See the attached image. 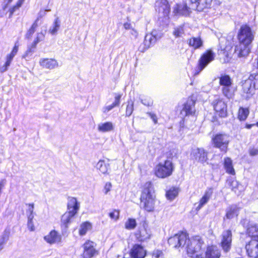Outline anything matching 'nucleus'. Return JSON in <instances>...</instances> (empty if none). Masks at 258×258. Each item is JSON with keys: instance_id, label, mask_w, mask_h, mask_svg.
<instances>
[{"instance_id": "nucleus-39", "label": "nucleus", "mask_w": 258, "mask_h": 258, "mask_svg": "<svg viewBox=\"0 0 258 258\" xmlns=\"http://www.w3.org/2000/svg\"><path fill=\"white\" fill-rule=\"evenodd\" d=\"M137 223L135 219L128 218L125 222V228L127 230H133L137 226Z\"/></svg>"}, {"instance_id": "nucleus-34", "label": "nucleus", "mask_w": 258, "mask_h": 258, "mask_svg": "<svg viewBox=\"0 0 258 258\" xmlns=\"http://www.w3.org/2000/svg\"><path fill=\"white\" fill-rule=\"evenodd\" d=\"M219 84L223 87L233 85L232 80L229 76L222 75L219 78Z\"/></svg>"}, {"instance_id": "nucleus-20", "label": "nucleus", "mask_w": 258, "mask_h": 258, "mask_svg": "<svg viewBox=\"0 0 258 258\" xmlns=\"http://www.w3.org/2000/svg\"><path fill=\"white\" fill-rule=\"evenodd\" d=\"M80 207V204L76 198L70 197L68 201V212L76 215Z\"/></svg>"}, {"instance_id": "nucleus-57", "label": "nucleus", "mask_w": 258, "mask_h": 258, "mask_svg": "<svg viewBox=\"0 0 258 258\" xmlns=\"http://www.w3.org/2000/svg\"><path fill=\"white\" fill-rule=\"evenodd\" d=\"M147 114L152 118V119L154 121V123L156 124L157 123L158 119H157V116L155 114L151 113V112L148 113Z\"/></svg>"}, {"instance_id": "nucleus-40", "label": "nucleus", "mask_w": 258, "mask_h": 258, "mask_svg": "<svg viewBox=\"0 0 258 258\" xmlns=\"http://www.w3.org/2000/svg\"><path fill=\"white\" fill-rule=\"evenodd\" d=\"M60 27V21L58 18L55 19L54 21L52 24V26L50 28L49 32L51 34H55Z\"/></svg>"}, {"instance_id": "nucleus-22", "label": "nucleus", "mask_w": 258, "mask_h": 258, "mask_svg": "<svg viewBox=\"0 0 258 258\" xmlns=\"http://www.w3.org/2000/svg\"><path fill=\"white\" fill-rule=\"evenodd\" d=\"M194 106L195 102L191 99H188L181 111L180 113L182 116H185L194 113L195 111Z\"/></svg>"}, {"instance_id": "nucleus-35", "label": "nucleus", "mask_w": 258, "mask_h": 258, "mask_svg": "<svg viewBox=\"0 0 258 258\" xmlns=\"http://www.w3.org/2000/svg\"><path fill=\"white\" fill-rule=\"evenodd\" d=\"M92 228V225L89 222H85L80 225L79 230V234L81 236L86 234L87 231L90 230Z\"/></svg>"}, {"instance_id": "nucleus-52", "label": "nucleus", "mask_w": 258, "mask_h": 258, "mask_svg": "<svg viewBox=\"0 0 258 258\" xmlns=\"http://www.w3.org/2000/svg\"><path fill=\"white\" fill-rule=\"evenodd\" d=\"M142 103L146 106H150L153 104V101L150 98H146L141 100Z\"/></svg>"}, {"instance_id": "nucleus-41", "label": "nucleus", "mask_w": 258, "mask_h": 258, "mask_svg": "<svg viewBox=\"0 0 258 258\" xmlns=\"http://www.w3.org/2000/svg\"><path fill=\"white\" fill-rule=\"evenodd\" d=\"M249 114V110L247 108L241 107L238 111V117L240 120H244L247 117Z\"/></svg>"}, {"instance_id": "nucleus-54", "label": "nucleus", "mask_w": 258, "mask_h": 258, "mask_svg": "<svg viewBox=\"0 0 258 258\" xmlns=\"http://www.w3.org/2000/svg\"><path fill=\"white\" fill-rule=\"evenodd\" d=\"M112 187L111 183L110 182H107L104 186V191L105 194H107L109 191H110Z\"/></svg>"}, {"instance_id": "nucleus-64", "label": "nucleus", "mask_w": 258, "mask_h": 258, "mask_svg": "<svg viewBox=\"0 0 258 258\" xmlns=\"http://www.w3.org/2000/svg\"><path fill=\"white\" fill-rule=\"evenodd\" d=\"M255 125H256L257 126H258V122Z\"/></svg>"}, {"instance_id": "nucleus-26", "label": "nucleus", "mask_w": 258, "mask_h": 258, "mask_svg": "<svg viewBox=\"0 0 258 258\" xmlns=\"http://www.w3.org/2000/svg\"><path fill=\"white\" fill-rule=\"evenodd\" d=\"M189 45L194 49H199L203 45V41L200 37H193L188 40Z\"/></svg>"}, {"instance_id": "nucleus-27", "label": "nucleus", "mask_w": 258, "mask_h": 258, "mask_svg": "<svg viewBox=\"0 0 258 258\" xmlns=\"http://www.w3.org/2000/svg\"><path fill=\"white\" fill-rule=\"evenodd\" d=\"M236 88L233 85L222 87V91L223 95L228 98H231L234 95Z\"/></svg>"}, {"instance_id": "nucleus-51", "label": "nucleus", "mask_w": 258, "mask_h": 258, "mask_svg": "<svg viewBox=\"0 0 258 258\" xmlns=\"http://www.w3.org/2000/svg\"><path fill=\"white\" fill-rule=\"evenodd\" d=\"M163 255V252L159 249H155L152 252L153 258H162Z\"/></svg>"}, {"instance_id": "nucleus-30", "label": "nucleus", "mask_w": 258, "mask_h": 258, "mask_svg": "<svg viewBox=\"0 0 258 258\" xmlns=\"http://www.w3.org/2000/svg\"><path fill=\"white\" fill-rule=\"evenodd\" d=\"M121 97V95L117 94L115 97V101L111 105H108L103 107L102 111L104 113H106L109 112L110 110L112 109L115 106H118L120 104V100Z\"/></svg>"}, {"instance_id": "nucleus-38", "label": "nucleus", "mask_w": 258, "mask_h": 258, "mask_svg": "<svg viewBox=\"0 0 258 258\" xmlns=\"http://www.w3.org/2000/svg\"><path fill=\"white\" fill-rule=\"evenodd\" d=\"M247 232L252 237L258 238V225H251L248 228Z\"/></svg>"}, {"instance_id": "nucleus-58", "label": "nucleus", "mask_w": 258, "mask_h": 258, "mask_svg": "<svg viewBox=\"0 0 258 258\" xmlns=\"http://www.w3.org/2000/svg\"><path fill=\"white\" fill-rule=\"evenodd\" d=\"M123 27L125 29V30H130L133 28V27L132 26V25L129 23H125L124 24H123Z\"/></svg>"}, {"instance_id": "nucleus-53", "label": "nucleus", "mask_w": 258, "mask_h": 258, "mask_svg": "<svg viewBox=\"0 0 258 258\" xmlns=\"http://www.w3.org/2000/svg\"><path fill=\"white\" fill-rule=\"evenodd\" d=\"M183 33L182 28H177L175 29L174 34L176 37H179Z\"/></svg>"}, {"instance_id": "nucleus-5", "label": "nucleus", "mask_w": 258, "mask_h": 258, "mask_svg": "<svg viewBox=\"0 0 258 258\" xmlns=\"http://www.w3.org/2000/svg\"><path fill=\"white\" fill-rule=\"evenodd\" d=\"M212 142L215 147L219 149L221 152H227L230 142L228 135L224 134H217L213 137Z\"/></svg>"}, {"instance_id": "nucleus-55", "label": "nucleus", "mask_w": 258, "mask_h": 258, "mask_svg": "<svg viewBox=\"0 0 258 258\" xmlns=\"http://www.w3.org/2000/svg\"><path fill=\"white\" fill-rule=\"evenodd\" d=\"M130 33L134 38H136L138 35L137 31L136 29H135L133 27L130 30Z\"/></svg>"}, {"instance_id": "nucleus-43", "label": "nucleus", "mask_w": 258, "mask_h": 258, "mask_svg": "<svg viewBox=\"0 0 258 258\" xmlns=\"http://www.w3.org/2000/svg\"><path fill=\"white\" fill-rule=\"evenodd\" d=\"M39 20V18H37V19L35 21L34 23L31 26V28L28 31L26 34V37L27 38H30L32 36V35L35 32L36 28L38 27V21Z\"/></svg>"}, {"instance_id": "nucleus-36", "label": "nucleus", "mask_w": 258, "mask_h": 258, "mask_svg": "<svg viewBox=\"0 0 258 258\" xmlns=\"http://www.w3.org/2000/svg\"><path fill=\"white\" fill-rule=\"evenodd\" d=\"M231 187L232 190L237 195H239L243 190V186L236 180H232L231 181Z\"/></svg>"}, {"instance_id": "nucleus-25", "label": "nucleus", "mask_w": 258, "mask_h": 258, "mask_svg": "<svg viewBox=\"0 0 258 258\" xmlns=\"http://www.w3.org/2000/svg\"><path fill=\"white\" fill-rule=\"evenodd\" d=\"M96 167L103 174H108L109 169V164L104 160H100L97 163Z\"/></svg>"}, {"instance_id": "nucleus-24", "label": "nucleus", "mask_w": 258, "mask_h": 258, "mask_svg": "<svg viewBox=\"0 0 258 258\" xmlns=\"http://www.w3.org/2000/svg\"><path fill=\"white\" fill-rule=\"evenodd\" d=\"M114 129L113 124L110 121L100 123L98 125L97 130L102 133L109 132Z\"/></svg>"}, {"instance_id": "nucleus-61", "label": "nucleus", "mask_w": 258, "mask_h": 258, "mask_svg": "<svg viewBox=\"0 0 258 258\" xmlns=\"http://www.w3.org/2000/svg\"><path fill=\"white\" fill-rule=\"evenodd\" d=\"M254 125H255V124H246V127L247 128L249 129V128H250L252 126H254Z\"/></svg>"}, {"instance_id": "nucleus-2", "label": "nucleus", "mask_w": 258, "mask_h": 258, "mask_svg": "<svg viewBox=\"0 0 258 258\" xmlns=\"http://www.w3.org/2000/svg\"><path fill=\"white\" fill-rule=\"evenodd\" d=\"M238 38L240 44L236 47L235 52L239 57H244L249 53L248 46L254 38L251 28L247 25H242L238 34Z\"/></svg>"}, {"instance_id": "nucleus-31", "label": "nucleus", "mask_w": 258, "mask_h": 258, "mask_svg": "<svg viewBox=\"0 0 258 258\" xmlns=\"http://www.w3.org/2000/svg\"><path fill=\"white\" fill-rule=\"evenodd\" d=\"M224 168L226 172L230 174L234 175L235 172L232 165V161L230 158L227 157L224 159Z\"/></svg>"}, {"instance_id": "nucleus-11", "label": "nucleus", "mask_w": 258, "mask_h": 258, "mask_svg": "<svg viewBox=\"0 0 258 258\" xmlns=\"http://www.w3.org/2000/svg\"><path fill=\"white\" fill-rule=\"evenodd\" d=\"M84 251L83 256L84 258H91L97 253L95 248L94 243L91 241H86L83 245Z\"/></svg>"}, {"instance_id": "nucleus-62", "label": "nucleus", "mask_w": 258, "mask_h": 258, "mask_svg": "<svg viewBox=\"0 0 258 258\" xmlns=\"http://www.w3.org/2000/svg\"><path fill=\"white\" fill-rule=\"evenodd\" d=\"M13 0H8V3H10Z\"/></svg>"}, {"instance_id": "nucleus-14", "label": "nucleus", "mask_w": 258, "mask_h": 258, "mask_svg": "<svg viewBox=\"0 0 258 258\" xmlns=\"http://www.w3.org/2000/svg\"><path fill=\"white\" fill-rule=\"evenodd\" d=\"M191 154L194 157L195 159L201 163L204 164L208 160L207 153L202 148L193 149Z\"/></svg>"}, {"instance_id": "nucleus-49", "label": "nucleus", "mask_w": 258, "mask_h": 258, "mask_svg": "<svg viewBox=\"0 0 258 258\" xmlns=\"http://www.w3.org/2000/svg\"><path fill=\"white\" fill-rule=\"evenodd\" d=\"M33 218L32 216L28 218L27 227L30 231H34L35 229L33 223Z\"/></svg>"}, {"instance_id": "nucleus-33", "label": "nucleus", "mask_w": 258, "mask_h": 258, "mask_svg": "<svg viewBox=\"0 0 258 258\" xmlns=\"http://www.w3.org/2000/svg\"><path fill=\"white\" fill-rule=\"evenodd\" d=\"M152 32L150 34H148L146 35L144 40L145 45L148 47H149L151 45L154 44L156 41L157 38L155 35Z\"/></svg>"}, {"instance_id": "nucleus-63", "label": "nucleus", "mask_w": 258, "mask_h": 258, "mask_svg": "<svg viewBox=\"0 0 258 258\" xmlns=\"http://www.w3.org/2000/svg\"><path fill=\"white\" fill-rule=\"evenodd\" d=\"M30 52V50H29V51H27L26 52V54H28V52Z\"/></svg>"}, {"instance_id": "nucleus-44", "label": "nucleus", "mask_w": 258, "mask_h": 258, "mask_svg": "<svg viewBox=\"0 0 258 258\" xmlns=\"http://www.w3.org/2000/svg\"><path fill=\"white\" fill-rule=\"evenodd\" d=\"M120 211L118 210L114 209L111 211L109 214L110 218L114 221H117L119 218Z\"/></svg>"}, {"instance_id": "nucleus-59", "label": "nucleus", "mask_w": 258, "mask_h": 258, "mask_svg": "<svg viewBox=\"0 0 258 258\" xmlns=\"http://www.w3.org/2000/svg\"><path fill=\"white\" fill-rule=\"evenodd\" d=\"M6 183V179H2L0 180V194L1 193V190L2 188L4 187Z\"/></svg>"}, {"instance_id": "nucleus-9", "label": "nucleus", "mask_w": 258, "mask_h": 258, "mask_svg": "<svg viewBox=\"0 0 258 258\" xmlns=\"http://www.w3.org/2000/svg\"><path fill=\"white\" fill-rule=\"evenodd\" d=\"M43 238L46 243L50 245L60 244L62 242L61 235L55 230L50 231Z\"/></svg>"}, {"instance_id": "nucleus-56", "label": "nucleus", "mask_w": 258, "mask_h": 258, "mask_svg": "<svg viewBox=\"0 0 258 258\" xmlns=\"http://www.w3.org/2000/svg\"><path fill=\"white\" fill-rule=\"evenodd\" d=\"M249 154L251 156L258 155V148H252L250 149Z\"/></svg>"}, {"instance_id": "nucleus-48", "label": "nucleus", "mask_w": 258, "mask_h": 258, "mask_svg": "<svg viewBox=\"0 0 258 258\" xmlns=\"http://www.w3.org/2000/svg\"><path fill=\"white\" fill-rule=\"evenodd\" d=\"M27 206H28V209L26 211L27 218H28L29 217H30V216H32L33 218H34V204H27Z\"/></svg>"}, {"instance_id": "nucleus-12", "label": "nucleus", "mask_w": 258, "mask_h": 258, "mask_svg": "<svg viewBox=\"0 0 258 258\" xmlns=\"http://www.w3.org/2000/svg\"><path fill=\"white\" fill-rule=\"evenodd\" d=\"M130 255L133 258H144L146 255V250L142 245L136 244L131 248Z\"/></svg>"}, {"instance_id": "nucleus-1", "label": "nucleus", "mask_w": 258, "mask_h": 258, "mask_svg": "<svg viewBox=\"0 0 258 258\" xmlns=\"http://www.w3.org/2000/svg\"><path fill=\"white\" fill-rule=\"evenodd\" d=\"M169 244L174 248L179 247L186 245L187 255L191 258H200L202 257V247L204 242L200 236H195L191 239H188L185 233L181 232L170 237L168 240Z\"/></svg>"}, {"instance_id": "nucleus-23", "label": "nucleus", "mask_w": 258, "mask_h": 258, "mask_svg": "<svg viewBox=\"0 0 258 258\" xmlns=\"http://www.w3.org/2000/svg\"><path fill=\"white\" fill-rule=\"evenodd\" d=\"M192 3L197 4L198 11H202L211 6L213 0H190Z\"/></svg>"}, {"instance_id": "nucleus-42", "label": "nucleus", "mask_w": 258, "mask_h": 258, "mask_svg": "<svg viewBox=\"0 0 258 258\" xmlns=\"http://www.w3.org/2000/svg\"><path fill=\"white\" fill-rule=\"evenodd\" d=\"M10 232L7 231H5L3 233L1 238L0 239V251L4 248V245L8 240L9 238Z\"/></svg>"}, {"instance_id": "nucleus-19", "label": "nucleus", "mask_w": 258, "mask_h": 258, "mask_svg": "<svg viewBox=\"0 0 258 258\" xmlns=\"http://www.w3.org/2000/svg\"><path fill=\"white\" fill-rule=\"evenodd\" d=\"M220 250L216 245H211L207 247L205 253L204 258H220Z\"/></svg>"}, {"instance_id": "nucleus-28", "label": "nucleus", "mask_w": 258, "mask_h": 258, "mask_svg": "<svg viewBox=\"0 0 258 258\" xmlns=\"http://www.w3.org/2000/svg\"><path fill=\"white\" fill-rule=\"evenodd\" d=\"M238 208L236 206H232L226 210V217L228 219H231L236 217L238 214Z\"/></svg>"}, {"instance_id": "nucleus-7", "label": "nucleus", "mask_w": 258, "mask_h": 258, "mask_svg": "<svg viewBox=\"0 0 258 258\" xmlns=\"http://www.w3.org/2000/svg\"><path fill=\"white\" fill-rule=\"evenodd\" d=\"M232 232L231 230L224 231L221 234V246L225 252H228L231 246Z\"/></svg>"}, {"instance_id": "nucleus-4", "label": "nucleus", "mask_w": 258, "mask_h": 258, "mask_svg": "<svg viewBox=\"0 0 258 258\" xmlns=\"http://www.w3.org/2000/svg\"><path fill=\"white\" fill-rule=\"evenodd\" d=\"M174 167L170 160H166L159 163L154 169L155 175L160 178H165L170 176L174 171Z\"/></svg>"}, {"instance_id": "nucleus-16", "label": "nucleus", "mask_w": 258, "mask_h": 258, "mask_svg": "<svg viewBox=\"0 0 258 258\" xmlns=\"http://www.w3.org/2000/svg\"><path fill=\"white\" fill-rule=\"evenodd\" d=\"M151 236V232L149 226L146 223H144L139 233H137V238L139 241H143L149 239Z\"/></svg>"}, {"instance_id": "nucleus-17", "label": "nucleus", "mask_w": 258, "mask_h": 258, "mask_svg": "<svg viewBox=\"0 0 258 258\" xmlns=\"http://www.w3.org/2000/svg\"><path fill=\"white\" fill-rule=\"evenodd\" d=\"M213 194L212 188H208L205 191L203 196L199 201L198 206L196 207L197 211L200 210L204 205H205L210 199L211 198Z\"/></svg>"}, {"instance_id": "nucleus-47", "label": "nucleus", "mask_w": 258, "mask_h": 258, "mask_svg": "<svg viewBox=\"0 0 258 258\" xmlns=\"http://www.w3.org/2000/svg\"><path fill=\"white\" fill-rule=\"evenodd\" d=\"M45 35V32H41L37 33V36L34 41V47H35L38 42L42 41L44 39Z\"/></svg>"}, {"instance_id": "nucleus-50", "label": "nucleus", "mask_w": 258, "mask_h": 258, "mask_svg": "<svg viewBox=\"0 0 258 258\" xmlns=\"http://www.w3.org/2000/svg\"><path fill=\"white\" fill-rule=\"evenodd\" d=\"M24 2V0H18V2H17L16 5L15 6H14L13 8L10 9V16H11L13 14L14 12L17 9H19L21 6V5H22V4Z\"/></svg>"}, {"instance_id": "nucleus-10", "label": "nucleus", "mask_w": 258, "mask_h": 258, "mask_svg": "<svg viewBox=\"0 0 258 258\" xmlns=\"http://www.w3.org/2000/svg\"><path fill=\"white\" fill-rule=\"evenodd\" d=\"M248 256L251 258H258V240H251L245 245Z\"/></svg>"}, {"instance_id": "nucleus-6", "label": "nucleus", "mask_w": 258, "mask_h": 258, "mask_svg": "<svg viewBox=\"0 0 258 258\" xmlns=\"http://www.w3.org/2000/svg\"><path fill=\"white\" fill-rule=\"evenodd\" d=\"M215 54L212 50H208L204 53L199 60L197 74L201 72L210 62L214 59Z\"/></svg>"}, {"instance_id": "nucleus-32", "label": "nucleus", "mask_w": 258, "mask_h": 258, "mask_svg": "<svg viewBox=\"0 0 258 258\" xmlns=\"http://www.w3.org/2000/svg\"><path fill=\"white\" fill-rule=\"evenodd\" d=\"M75 214H72L69 212H66L61 217V222L66 227H67L69 224L72 221Z\"/></svg>"}, {"instance_id": "nucleus-18", "label": "nucleus", "mask_w": 258, "mask_h": 258, "mask_svg": "<svg viewBox=\"0 0 258 258\" xmlns=\"http://www.w3.org/2000/svg\"><path fill=\"white\" fill-rule=\"evenodd\" d=\"M156 10L162 13L164 16H167L170 12V8L167 0H158L156 3Z\"/></svg>"}, {"instance_id": "nucleus-21", "label": "nucleus", "mask_w": 258, "mask_h": 258, "mask_svg": "<svg viewBox=\"0 0 258 258\" xmlns=\"http://www.w3.org/2000/svg\"><path fill=\"white\" fill-rule=\"evenodd\" d=\"M39 64L42 67L49 70H52L58 67L57 60L52 58H41L39 60Z\"/></svg>"}, {"instance_id": "nucleus-3", "label": "nucleus", "mask_w": 258, "mask_h": 258, "mask_svg": "<svg viewBox=\"0 0 258 258\" xmlns=\"http://www.w3.org/2000/svg\"><path fill=\"white\" fill-rule=\"evenodd\" d=\"M155 195L150 182H146L141 196V205L147 212H152L154 209Z\"/></svg>"}, {"instance_id": "nucleus-13", "label": "nucleus", "mask_w": 258, "mask_h": 258, "mask_svg": "<svg viewBox=\"0 0 258 258\" xmlns=\"http://www.w3.org/2000/svg\"><path fill=\"white\" fill-rule=\"evenodd\" d=\"M18 44H17V43H15L11 52L7 55L6 62L5 64L0 67V72L3 73L8 70L11 63V61L18 51Z\"/></svg>"}, {"instance_id": "nucleus-29", "label": "nucleus", "mask_w": 258, "mask_h": 258, "mask_svg": "<svg viewBox=\"0 0 258 258\" xmlns=\"http://www.w3.org/2000/svg\"><path fill=\"white\" fill-rule=\"evenodd\" d=\"M174 13L176 14L186 16L189 14V10L186 5H177L174 8Z\"/></svg>"}, {"instance_id": "nucleus-46", "label": "nucleus", "mask_w": 258, "mask_h": 258, "mask_svg": "<svg viewBox=\"0 0 258 258\" xmlns=\"http://www.w3.org/2000/svg\"><path fill=\"white\" fill-rule=\"evenodd\" d=\"M134 110V102L132 100L127 102V105L126 108V116H130L132 114Z\"/></svg>"}, {"instance_id": "nucleus-8", "label": "nucleus", "mask_w": 258, "mask_h": 258, "mask_svg": "<svg viewBox=\"0 0 258 258\" xmlns=\"http://www.w3.org/2000/svg\"><path fill=\"white\" fill-rule=\"evenodd\" d=\"M212 104L215 112L220 117H225L227 116V105L222 99L218 98Z\"/></svg>"}, {"instance_id": "nucleus-37", "label": "nucleus", "mask_w": 258, "mask_h": 258, "mask_svg": "<svg viewBox=\"0 0 258 258\" xmlns=\"http://www.w3.org/2000/svg\"><path fill=\"white\" fill-rule=\"evenodd\" d=\"M178 194V188L172 187L166 192V196L169 200H173Z\"/></svg>"}, {"instance_id": "nucleus-45", "label": "nucleus", "mask_w": 258, "mask_h": 258, "mask_svg": "<svg viewBox=\"0 0 258 258\" xmlns=\"http://www.w3.org/2000/svg\"><path fill=\"white\" fill-rule=\"evenodd\" d=\"M248 79L252 82V85L255 89L258 88V74L250 75Z\"/></svg>"}, {"instance_id": "nucleus-15", "label": "nucleus", "mask_w": 258, "mask_h": 258, "mask_svg": "<svg viewBox=\"0 0 258 258\" xmlns=\"http://www.w3.org/2000/svg\"><path fill=\"white\" fill-rule=\"evenodd\" d=\"M255 89L252 85V82L248 79L245 80L242 84L243 96L246 99H249L253 95Z\"/></svg>"}, {"instance_id": "nucleus-60", "label": "nucleus", "mask_w": 258, "mask_h": 258, "mask_svg": "<svg viewBox=\"0 0 258 258\" xmlns=\"http://www.w3.org/2000/svg\"><path fill=\"white\" fill-rule=\"evenodd\" d=\"M46 11H47V10L41 11L39 13V17H42L44 16V15H45Z\"/></svg>"}]
</instances>
